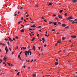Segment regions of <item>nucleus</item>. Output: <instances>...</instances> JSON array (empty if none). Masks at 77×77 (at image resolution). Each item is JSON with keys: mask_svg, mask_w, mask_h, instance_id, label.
Instances as JSON below:
<instances>
[{"mask_svg": "<svg viewBox=\"0 0 77 77\" xmlns=\"http://www.w3.org/2000/svg\"><path fill=\"white\" fill-rule=\"evenodd\" d=\"M2 45V47H4L5 46H6L5 44L4 43H2V42L0 43V45Z\"/></svg>", "mask_w": 77, "mask_h": 77, "instance_id": "1", "label": "nucleus"}, {"mask_svg": "<svg viewBox=\"0 0 77 77\" xmlns=\"http://www.w3.org/2000/svg\"><path fill=\"white\" fill-rule=\"evenodd\" d=\"M57 22H53V24H54L55 26H56L57 24Z\"/></svg>", "mask_w": 77, "mask_h": 77, "instance_id": "2", "label": "nucleus"}, {"mask_svg": "<svg viewBox=\"0 0 77 77\" xmlns=\"http://www.w3.org/2000/svg\"><path fill=\"white\" fill-rule=\"evenodd\" d=\"M73 18L72 17L70 16L68 18V20H70L71 19H72Z\"/></svg>", "mask_w": 77, "mask_h": 77, "instance_id": "3", "label": "nucleus"}, {"mask_svg": "<svg viewBox=\"0 0 77 77\" xmlns=\"http://www.w3.org/2000/svg\"><path fill=\"white\" fill-rule=\"evenodd\" d=\"M27 51H25V54L26 56V57H27Z\"/></svg>", "mask_w": 77, "mask_h": 77, "instance_id": "4", "label": "nucleus"}, {"mask_svg": "<svg viewBox=\"0 0 77 77\" xmlns=\"http://www.w3.org/2000/svg\"><path fill=\"white\" fill-rule=\"evenodd\" d=\"M72 2L73 3H76L77 2V0H72Z\"/></svg>", "mask_w": 77, "mask_h": 77, "instance_id": "5", "label": "nucleus"}, {"mask_svg": "<svg viewBox=\"0 0 77 77\" xmlns=\"http://www.w3.org/2000/svg\"><path fill=\"white\" fill-rule=\"evenodd\" d=\"M71 38H76V37L77 36L76 35H72L71 36Z\"/></svg>", "mask_w": 77, "mask_h": 77, "instance_id": "6", "label": "nucleus"}, {"mask_svg": "<svg viewBox=\"0 0 77 77\" xmlns=\"http://www.w3.org/2000/svg\"><path fill=\"white\" fill-rule=\"evenodd\" d=\"M58 17H59V18H60L61 19H62V17L60 15H58Z\"/></svg>", "mask_w": 77, "mask_h": 77, "instance_id": "7", "label": "nucleus"}, {"mask_svg": "<svg viewBox=\"0 0 77 77\" xmlns=\"http://www.w3.org/2000/svg\"><path fill=\"white\" fill-rule=\"evenodd\" d=\"M6 59H7V58H6V56H5V57L3 58V60H5Z\"/></svg>", "mask_w": 77, "mask_h": 77, "instance_id": "8", "label": "nucleus"}, {"mask_svg": "<svg viewBox=\"0 0 77 77\" xmlns=\"http://www.w3.org/2000/svg\"><path fill=\"white\" fill-rule=\"evenodd\" d=\"M5 50L6 51V52H8L9 51V49L8 48H5Z\"/></svg>", "mask_w": 77, "mask_h": 77, "instance_id": "9", "label": "nucleus"}, {"mask_svg": "<svg viewBox=\"0 0 77 77\" xmlns=\"http://www.w3.org/2000/svg\"><path fill=\"white\" fill-rule=\"evenodd\" d=\"M20 31L21 32H24V29H21Z\"/></svg>", "mask_w": 77, "mask_h": 77, "instance_id": "10", "label": "nucleus"}, {"mask_svg": "<svg viewBox=\"0 0 77 77\" xmlns=\"http://www.w3.org/2000/svg\"><path fill=\"white\" fill-rule=\"evenodd\" d=\"M36 27V26H35V24L34 25L31 26V27Z\"/></svg>", "mask_w": 77, "mask_h": 77, "instance_id": "11", "label": "nucleus"}, {"mask_svg": "<svg viewBox=\"0 0 77 77\" xmlns=\"http://www.w3.org/2000/svg\"><path fill=\"white\" fill-rule=\"evenodd\" d=\"M62 26L63 27H65V26H66V25L65 24H62Z\"/></svg>", "mask_w": 77, "mask_h": 77, "instance_id": "12", "label": "nucleus"}, {"mask_svg": "<svg viewBox=\"0 0 77 77\" xmlns=\"http://www.w3.org/2000/svg\"><path fill=\"white\" fill-rule=\"evenodd\" d=\"M34 40H35V37H34L31 40V41H33Z\"/></svg>", "mask_w": 77, "mask_h": 77, "instance_id": "13", "label": "nucleus"}, {"mask_svg": "<svg viewBox=\"0 0 77 77\" xmlns=\"http://www.w3.org/2000/svg\"><path fill=\"white\" fill-rule=\"evenodd\" d=\"M29 53H30V51H27V53L28 54V55H29Z\"/></svg>", "mask_w": 77, "mask_h": 77, "instance_id": "14", "label": "nucleus"}, {"mask_svg": "<svg viewBox=\"0 0 77 77\" xmlns=\"http://www.w3.org/2000/svg\"><path fill=\"white\" fill-rule=\"evenodd\" d=\"M58 62H55V65H57L58 64Z\"/></svg>", "mask_w": 77, "mask_h": 77, "instance_id": "15", "label": "nucleus"}, {"mask_svg": "<svg viewBox=\"0 0 77 77\" xmlns=\"http://www.w3.org/2000/svg\"><path fill=\"white\" fill-rule=\"evenodd\" d=\"M51 31H52V32H53L54 31H55V29H52L51 30Z\"/></svg>", "mask_w": 77, "mask_h": 77, "instance_id": "16", "label": "nucleus"}, {"mask_svg": "<svg viewBox=\"0 0 77 77\" xmlns=\"http://www.w3.org/2000/svg\"><path fill=\"white\" fill-rule=\"evenodd\" d=\"M50 75H45V76H46V77H48L49 76H50Z\"/></svg>", "mask_w": 77, "mask_h": 77, "instance_id": "17", "label": "nucleus"}, {"mask_svg": "<svg viewBox=\"0 0 77 77\" xmlns=\"http://www.w3.org/2000/svg\"><path fill=\"white\" fill-rule=\"evenodd\" d=\"M51 5H52V3H50L49 5H48L49 6H51Z\"/></svg>", "mask_w": 77, "mask_h": 77, "instance_id": "18", "label": "nucleus"}, {"mask_svg": "<svg viewBox=\"0 0 77 77\" xmlns=\"http://www.w3.org/2000/svg\"><path fill=\"white\" fill-rule=\"evenodd\" d=\"M22 21H20L19 22H18V24H20V23H22Z\"/></svg>", "mask_w": 77, "mask_h": 77, "instance_id": "19", "label": "nucleus"}, {"mask_svg": "<svg viewBox=\"0 0 77 77\" xmlns=\"http://www.w3.org/2000/svg\"><path fill=\"white\" fill-rule=\"evenodd\" d=\"M62 11H63V10H61L60 11V13H61L62 12Z\"/></svg>", "mask_w": 77, "mask_h": 77, "instance_id": "20", "label": "nucleus"}, {"mask_svg": "<svg viewBox=\"0 0 77 77\" xmlns=\"http://www.w3.org/2000/svg\"><path fill=\"white\" fill-rule=\"evenodd\" d=\"M45 41H46L45 40H43L42 41V42L43 43H44V42H45Z\"/></svg>", "mask_w": 77, "mask_h": 77, "instance_id": "21", "label": "nucleus"}, {"mask_svg": "<svg viewBox=\"0 0 77 77\" xmlns=\"http://www.w3.org/2000/svg\"><path fill=\"white\" fill-rule=\"evenodd\" d=\"M42 19H43V20H44L45 19V18L44 17H42L41 18Z\"/></svg>", "mask_w": 77, "mask_h": 77, "instance_id": "22", "label": "nucleus"}, {"mask_svg": "<svg viewBox=\"0 0 77 77\" xmlns=\"http://www.w3.org/2000/svg\"><path fill=\"white\" fill-rule=\"evenodd\" d=\"M42 41H44L45 40V38H43L42 39Z\"/></svg>", "mask_w": 77, "mask_h": 77, "instance_id": "23", "label": "nucleus"}, {"mask_svg": "<svg viewBox=\"0 0 77 77\" xmlns=\"http://www.w3.org/2000/svg\"><path fill=\"white\" fill-rule=\"evenodd\" d=\"M20 72H19L17 73V75H20Z\"/></svg>", "mask_w": 77, "mask_h": 77, "instance_id": "24", "label": "nucleus"}, {"mask_svg": "<svg viewBox=\"0 0 77 77\" xmlns=\"http://www.w3.org/2000/svg\"><path fill=\"white\" fill-rule=\"evenodd\" d=\"M13 65L12 64H11V67H12V66H14V65Z\"/></svg>", "mask_w": 77, "mask_h": 77, "instance_id": "25", "label": "nucleus"}, {"mask_svg": "<svg viewBox=\"0 0 77 77\" xmlns=\"http://www.w3.org/2000/svg\"><path fill=\"white\" fill-rule=\"evenodd\" d=\"M69 21H70V22H72L73 21V20H69Z\"/></svg>", "mask_w": 77, "mask_h": 77, "instance_id": "26", "label": "nucleus"}, {"mask_svg": "<svg viewBox=\"0 0 77 77\" xmlns=\"http://www.w3.org/2000/svg\"><path fill=\"white\" fill-rule=\"evenodd\" d=\"M62 39L63 40H64L65 39V37H63V38H62Z\"/></svg>", "mask_w": 77, "mask_h": 77, "instance_id": "27", "label": "nucleus"}, {"mask_svg": "<svg viewBox=\"0 0 77 77\" xmlns=\"http://www.w3.org/2000/svg\"><path fill=\"white\" fill-rule=\"evenodd\" d=\"M55 18L56 19H58V18H58L57 17H55Z\"/></svg>", "mask_w": 77, "mask_h": 77, "instance_id": "28", "label": "nucleus"}, {"mask_svg": "<svg viewBox=\"0 0 77 77\" xmlns=\"http://www.w3.org/2000/svg\"><path fill=\"white\" fill-rule=\"evenodd\" d=\"M58 23L60 25V24H61V23H60V22H58Z\"/></svg>", "mask_w": 77, "mask_h": 77, "instance_id": "29", "label": "nucleus"}, {"mask_svg": "<svg viewBox=\"0 0 77 77\" xmlns=\"http://www.w3.org/2000/svg\"><path fill=\"white\" fill-rule=\"evenodd\" d=\"M53 17H56V14H53Z\"/></svg>", "mask_w": 77, "mask_h": 77, "instance_id": "30", "label": "nucleus"}, {"mask_svg": "<svg viewBox=\"0 0 77 77\" xmlns=\"http://www.w3.org/2000/svg\"><path fill=\"white\" fill-rule=\"evenodd\" d=\"M58 60H58V59H56V61H57V62H58Z\"/></svg>", "mask_w": 77, "mask_h": 77, "instance_id": "31", "label": "nucleus"}, {"mask_svg": "<svg viewBox=\"0 0 77 77\" xmlns=\"http://www.w3.org/2000/svg\"><path fill=\"white\" fill-rule=\"evenodd\" d=\"M14 16H17V14L15 13H14Z\"/></svg>", "mask_w": 77, "mask_h": 77, "instance_id": "32", "label": "nucleus"}, {"mask_svg": "<svg viewBox=\"0 0 77 77\" xmlns=\"http://www.w3.org/2000/svg\"><path fill=\"white\" fill-rule=\"evenodd\" d=\"M38 29H40V28H41V26H39L38 27Z\"/></svg>", "mask_w": 77, "mask_h": 77, "instance_id": "33", "label": "nucleus"}, {"mask_svg": "<svg viewBox=\"0 0 77 77\" xmlns=\"http://www.w3.org/2000/svg\"><path fill=\"white\" fill-rule=\"evenodd\" d=\"M65 51H67V50H66V49H65V50H64V51H63V52H65Z\"/></svg>", "mask_w": 77, "mask_h": 77, "instance_id": "34", "label": "nucleus"}, {"mask_svg": "<svg viewBox=\"0 0 77 77\" xmlns=\"http://www.w3.org/2000/svg\"><path fill=\"white\" fill-rule=\"evenodd\" d=\"M8 63V65H9V66H10V63Z\"/></svg>", "mask_w": 77, "mask_h": 77, "instance_id": "35", "label": "nucleus"}, {"mask_svg": "<svg viewBox=\"0 0 77 77\" xmlns=\"http://www.w3.org/2000/svg\"><path fill=\"white\" fill-rule=\"evenodd\" d=\"M29 53H30V55H31V54H32V52L31 51H29Z\"/></svg>", "mask_w": 77, "mask_h": 77, "instance_id": "36", "label": "nucleus"}, {"mask_svg": "<svg viewBox=\"0 0 77 77\" xmlns=\"http://www.w3.org/2000/svg\"><path fill=\"white\" fill-rule=\"evenodd\" d=\"M36 48V47L35 46H33V48Z\"/></svg>", "mask_w": 77, "mask_h": 77, "instance_id": "37", "label": "nucleus"}, {"mask_svg": "<svg viewBox=\"0 0 77 77\" xmlns=\"http://www.w3.org/2000/svg\"><path fill=\"white\" fill-rule=\"evenodd\" d=\"M51 23H52V24H53V22H50L49 23V24H51Z\"/></svg>", "mask_w": 77, "mask_h": 77, "instance_id": "38", "label": "nucleus"}, {"mask_svg": "<svg viewBox=\"0 0 77 77\" xmlns=\"http://www.w3.org/2000/svg\"><path fill=\"white\" fill-rule=\"evenodd\" d=\"M65 16H67V13H65Z\"/></svg>", "mask_w": 77, "mask_h": 77, "instance_id": "39", "label": "nucleus"}, {"mask_svg": "<svg viewBox=\"0 0 77 77\" xmlns=\"http://www.w3.org/2000/svg\"><path fill=\"white\" fill-rule=\"evenodd\" d=\"M33 75L34 76V77H35V76H36V75L34 74Z\"/></svg>", "mask_w": 77, "mask_h": 77, "instance_id": "40", "label": "nucleus"}, {"mask_svg": "<svg viewBox=\"0 0 77 77\" xmlns=\"http://www.w3.org/2000/svg\"><path fill=\"white\" fill-rule=\"evenodd\" d=\"M29 30H32V29H31V28H29Z\"/></svg>", "mask_w": 77, "mask_h": 77, "instance_id": "41", "label": "nucleus"}, {"mask_svg": "<svg viewBox=\"0 0 77 77\" xmlns=\"http://www.w3.org/2000/svg\"><path fill=\"white\" fill-rule=\"evenodd\" d=\"M21 20H22V21H23V17H22L21 18Z\"/></svg>", "mask_w": 77, "mask_h": 77, "instance_id": "42", "label": "nucleus"}, {"mask_svg": "<svg viewBox=\"0 0 77 77\" xmlns=\"http://www.w3.org/2000/svg\"><path fill=\"white\" fill-rule=\"evenodd\" d=\"M18 36H16V39H18Z\"/></svg>", "mask_w": 77, "mask_h": 77, "instance_id": "43", "label": "nucleus"}, {"mask_svg": "<svg viewBox=\"0 0 77 77\" xmlns=\"http://www.w3.org/2000/svg\"><path fill=\"white\" fill-rule=\"evenodd\" d=\"M8 44V45H9V42H7Z\"/></svg>", "mask_w": 77, "mask_h": 77, "instance_id": "44", "label": "nucleus"}, {"mask_svg": "<svg viewBox=\"0 0 77 77\" xmlns=\"http://www.w3.org/2000/svg\"><path fill=\"white\" fill-rule=\"evenodd\" d=\"M59 42H60V41L59 40H58L57 44L59 43Z\"/></svg>", "mask_w": 77, "mask_h": 77, "instance_id": "45", "label": "nucleus"}, {"mask_svg": "<svg viewBox=\"0 0 77 77\" xmlns=\"http://www.w3.org/2000/svg\"><path fill=\"white\" fill-rule=\"evenodd\" d=\"M46 46H47V45L45 44V45H44V47H46Z\"/></svg>", "mask_w": 77, "mask_h": 77, "instance_id": "46", "label": "nucleus"}, {"mask_svg": "<svg viewBox=\"0 0 77 77\" xmlns=\"http://www.w3.org/2000/svg\"><path fill=\"white\" fill-rule=\"evenodd\" d=\"M21 26L22 27H24V26H23V25H21Z\"/></svg>", "mask_w": 77, "mask_h": 77, "instance_id": "47", "label": "nucleus"}, {"mask_svg": "<svg viewBox=\"0 0 77 77\" xmlns=\"http://www.w3.org/2000/svg\"><path fill=\"white\" fill-rule=\"evenodd\" d=\"M75 23V22H74V21L72 22V23H73V24H74V23Z\"/></svg>", "mask_w": 77, "mask_h": 77, "instance_id": "48", "label": "nucleus"}, {"mask_svg": "<svg viewBox=\"0 0 77 77\" xmlns=\"http://www.w3.org/2000/svg\"><path fill=\"white\" fill-rule=\"evenodd\" d=\"M5 41H8V39H7V38H5Z\"/></svg>", "mask_w": 77, "mask_h": 77, "instance_id": "49", "label": "nucleus"}, {"mask_svg": "<svg viewBox=\"0 0 77 77\" xmlns=\"http://www.w3.org/2000/svg\"><path fill=\"white\" fill-rule=\"evenodd\" d=\"M9 40H10V41L11 40V37H10V38H9Z\"/></svg>", "mask_w": 77, "mask_h": 77, "instance_id": "50", "label": "nucleus"}, {"mask_svg": "<svg viewBox=\"0 0 77 77\" xmlns=\"http://www.w3.org/2000/svg\"><path fill=\"white\" fill-rule=\"evenodd\" d=\"M21 53H22V52H21L20 54V55H21Z\"/></svg>", "mask_w": 77, "mask_h": 77, "instance_id": "51", "label": "nucleus"}, {"mask_svg": "<svg viewBox=\"0 0 77 77\" xmlns=\"http://www.w3.org/2000/svg\"><path fill=\"white\" fill-rule=\"evenodd\" d=\"M29 16V14H27V15H26V17H28Z\"/></svg>", "mask_w": 77, "mask_h": 77, "instance_id": "52", "label": "nucleus"}, {"mask_svg": "<svg viewBox=\"0 0 77 77\" xmlns=\"http://www.w3.org/2000/svg\"><path fill=\"white\" fill-rule=\"evenodd\" d=\"M44 21H45V22H47V21H46V20H44Z\"/></svg>", "mask_w": 77, "mask_h": 77, "instance_id": "53", "label": "nucleus"}, {"mask_svg": "<svg viewBox=\"0 0 77 77\" xmlns=\"http://www.w3.org/2000/svg\"><path fill=\"white\" fill-rule=\"evenodd\" d=\"M19 55V56H18V57H19V58H20V55Z\"/></svg>", "mask_w": 77, "mask_h": 77, "instance_id": "54", "label": "nucleus"}, {"mask_svg": "<svg viewBox=\"0 0 77 77\" xmlns=\"http://www.w3.org/2000/svg\"><path fill=\"white\" fill-rule=\"evenodd\" d=\"M14 51H13L12 53V54H14Z\"/></svg>", "mask_w": 77, "mask_h": 77, "instance_id": "55", "label": "nucleus"}, {"mask_svg": "<svg viewBox=\"0 0 77 77\" xmlns=\"http://www.w3.org/2000/svg\"><path fill=\"white\" fill-rule=\"evenodd\" d=\"M33 60H32V61H31V62H33Z\"/></svg>", "mask_w": 77, "mask_h": 77, "instance_id": "56", "label": "nucleus"}, {"mask_svg": "<svg viewBox=\"0 0 77 77\" xmlns=\"http://www.w3.org/2000/svg\"><path fill=\"white\" fill-rule=\"evenodd\" d=\"M0 61L1 62H2V60H0Z\"/></svg>", "mask_w": 77, "mask_h": 77, "instance_id": "57", "label": "nucleus"}, {"mask_svg": "<svg viewBox=\"0 0 77 77\" xmlns=\"http://www.w3.org/2000/svg\"><path fill=\"white\" fill-rule=\"evenodd\" d=\"M39 34H37V37L38 36H39Z\"/></svg>", "mask_w": 77, "mask_h": 77, "instance_id": "58", "label": "nucleus"}, {"mask_svg": "<svg viewBox=\"0 0 77 77\" xmlns=\"http://www.w3.org/2000/svg\"><path fill=\"white\" fill-rule=\"evenodd\" d=\"M20 9H23V7H21Z\"/></svg>", "mask_w": 77, "mask_h": 77, "instance_id": "59", "label": "nucleus"}, {"mask_svg": "<svg viewBox=\"0 0 77 77\" xmlns=\"http://www.w3.org/2000/svg\"><path fill=\"white\" fill-rule=\"evenodd\" d=\"M43 50V48H42L41 49V51H42Z\"/></svg>", "mask_w": 77, "mask_h": 77, "instance_id": "60", "label": "nucleus"}, {"mask_svg": "<svg viewBox=\"0 0 77 77\" xmlns=\"http://www.w3.org/2000/svg\"><path fill=\"white\" fill-rule=\"evenodd\" d=\"M11 50H12V48H10V51H11Z\"/></svg>", "mask_w": 77, "mask_h": 77, "instance_id": "61", "label": "nucleus"}, {"mask_svg": "<svg viewBox=\"0 0 77 77\" xmlns=\"http://www.w3.org/2000/svg\"><path fill=\"white\" fill-rule=\"evenodd\" d=\"M23 68H26V66H23Z\"/></svg>", "mask_w": 77, "mask_h": 77, "instance_id": "62", "label": "nucleus"}, {"mask_svg": "<svg viewBox=\"0 0 77 77\" xmlns=\"http://www.w3.org/2000/svg\"><path fill=\"white\" fill-rule=\"evenodd\" d=\"M38 31H39V32H42V31L41 30H38Z\"/></svg>", "mask_w": 77, "mask_h": 77, "instance_id": "63", "label": "nucleus"}, {"mask_svg": "<svg viewBox=\"0 0 77 77\" xmlns=\"http://www.w3.org/2000/svg\"><path fill=\"white\" fill-rule=\"evenodd\" d=\"M20 11H19L18 12V14H20Z\"/></svg>", "mask_w": 77, "mask_h": 77, "instance_id": "64", "label": "nucleus"}]
</instances>
